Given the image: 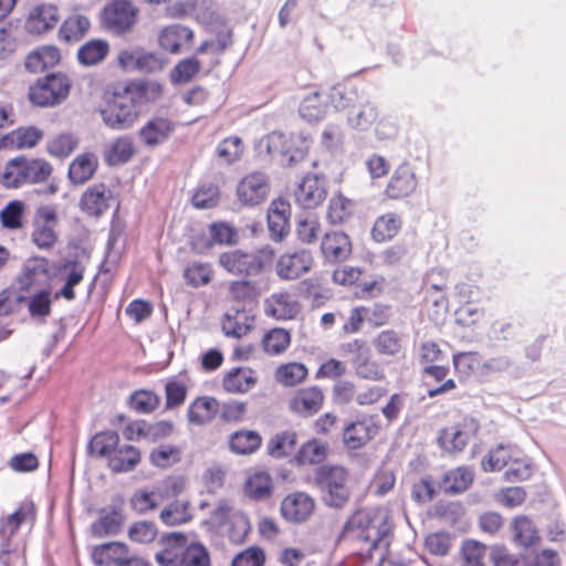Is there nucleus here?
<instances>
[{
	"label": "nucleus",
	"mask_w": 566,
	"mask_h": 566,
	"mask_svg": "<svg viewBox=\"0 0 566 566\" xmlns=\"http://www.w3.org/2000/svg\"><path fill=\"white\" fill-rule=\"evenodd\" d=\"M345 528L371 548H377L381 543L388 544L392 517L387 507L361 509L348 518Z\"/></svg>",
	"instance_id": "f257e3e1"
},
{
	"label": "nucleus",
	"mask_w": 566,
	"mask_h": 566,
	"mask_svg": "<svg viewBox=\"0 0 566 566\" xmlns=\"http://www.w3.org/2000/svg\"><path fill=\"white\" fill-rule=\"evenodd\" d=\"M314 482L323 502L329 507H344L350 499L349 472L342 465L319 467L315 471Z\"/></svg>",
	"instance_id": "f03ea898"
},
{
	"label": "nucleus",
	"mask_w": 566,
	"mask_h": 566,
	"mask_svg": "<svg viewBox=\"0 0 566 566\" xmlns=\"http://www.w3.org/2000/svg\"><path fill=\"white\" fill-rule=\"evenodd\" d=\"M274 252L270 247L255 251H243L241 249L230 250L219 255V264L229 274L240 276L258 275L265 266L273 261Z\"/></svg>",
	"instance_id": "7ed1b4c3"
},
{
	"label": "nucleus",
	"mask_w": 566,
	"mask_h": 566,
	"mask_svg": "<svg viewBox=\"0 0 566 566\" xmlns=\"http://www.w3.org/2000/svg\"><path fill=\"white\" fill-rule=\"evenodd\" d=\"M104 124L112 129H128L133 126L138 117V108L136 102L129 92L124 88L123 92L113 94L101 109Z\"/></svg>",
	"instance_id": "20e7f679"
},
{
	"label": "nucleus",
	"mask_w": 566,
	"mask_h": 566,
	"mask_svg": "<svg viewBox=\"0 0 566 566\" xmlns=\"http://www.w3.org/2000/svg\"><path fill=\"white\" fill-rule=\"evenodd\" d=\"M71 88V82L66 75L49 74L31 86L30 101L41 107H50L64 101Z\"/></svg>",
	"instance_id": "39448f33"
},
{
	"label": "nucleus",
	"mask_w": 566,
	"mask_h": 566,
	"mask_svg": "<svg viewBox=\"0 0 566 566\" xmlns=\"http://www.w3.org/2000/svg\"><path fill=\"white\" fill-rule=\"evenodd\" d=\"M118 64L126 72H139L143 74L156 73L163 70V59L154 52L140 46L122 50L118 54Z\"/></svg>",
	"instance_id": "423d86ee"
},
{
	"label": "nucleus",
	"mask_w": 566,
	"mask_h": 566,
	"mask_svg": "<svg viewBox=\"0 0 566 566\" xmlns=\"http://www.w3.org/2000/svg\"><path fill=\"white\" fill-rule=\"evenodd\" d=\"M270 184L265 174L253 171L244 176L237 187L239 201L244 206L262 203L269 196Z\"/></svg>",
	"instance_id": "0eeeda50"
},
{
	"label": "nucleus",
	"mask_w": 566,
	"mask_h": 566,
	"mask_svg": "<svg viewBox=\"0 0 566 566\" xmlns=\"http://www.w3.org/2000/svg\"><path fill=\"white\" fill-rule=\"evenodd\" d=\"M103 21L115 33L126 32L136 21V9L127 0H114L104 9Z\"/></svg>",
	"instance_id": "6e6552de"
},
{
	"label": "nucleus",
	"mask_w": 566,
	"mask_h": 566,
	"mask_svg": "<svg viewBox=\"0 0 566 566\" xmlns=\"http://www.w3.org/2000/svg\"><path fill=\"white\" fill-rule=\"evenodd\" d=\"M295 201L304 209L319 206L327 196L326 181L317 175H307L295 190Z\"/></svg>",
	"instance_id": "1a4fd4ad"
},
{
	"label": "nucleus",
	"mask_w": 566,
	"mask_h": 566,
	"mask_svg": "<svg viewBox=\"0 0 566 566\" xmlns=\"http://www.w3.org/2000/svg\"><path fill=\"white\" fill-rule=\"evenodd\" d=\"M313 264V256L307 250L284 253L276 262V274L282 280H295L308 272Z\"/></svg>",
	"instance_id": "9d476101"
},
{
	"label": "nucleus",
	"mask_w": 566,
	"mask_h": 566,
	"mask_svg": "<svg viewBox=\"0 0 566 566\" xmlns=\"http://www.w3.org/2000/svg\"><path fill=\"white\" fill-rule=\"evenodd\" d=\"M50 274L44 259H30L24 265L18 282L21 291L49 289Z\"/></svg>",
	"instance_id": "9b49d317"
},
{
	"label": "nucleus",
	"mask_w": 566,
	"mask_h": 566,
	"mask_svg": "<svg viewBox=\"0 0 566 566\" xmlns=\"http://www.w3.org/2000/svg\"><path fill=\"white\" fill-rule=\"evenodd\" d=\"M113 191L104 184H95L88 187L80 200L81 209L91 217H99L111 206Z\"/></svg>",
	"instance_id": "f8f14e48"
},
{
	"label": "nucleus",
	"mask_w": 566,
	"mask_h": 566,
	"mask_svg": "<svg viewBox=\"0 0 566 566\" xmlns=\"http://www.w3.org/2000/svg\"><path fill=\"white\" fill-rule=\"evenodd\" d=\"M315 507L312 496L303 492L289 494L281 504L283 517L291 522H304L307 520Z\"/></svg>",
	"instance_id": "ddd939ff"
},
{
	"label": "nucleus",
	"mask_w": 566,
	"mask_h": 566,
	"mask_svg": "<svg viewBox=\"0 0 566 566\" xmlns=\"http://www.w3.org/2000/svg\"><path fill=\"white\" fill-rule=\"evenodd\" d=\"M59 21V10L54 4L35 6L25 21V30L31 34H42L52 30Z\"/></svg>",
	"instance_id": "4468645a"
},
{
	"label": "nucleus",
	"mask_w": 566,
	"mask_h": 566,
	"mask_svg": "<svg viewBox=\"0 0 566 566\" xmlns=\"http://www.w3.org/2000/svg\"><path fill=\"white\" fill-rule=\"evenodd\" d=\"M377 432L378 427L373 418H364L345 427L343 440L348 449L356 450L371 440Z\"/></svg>",
	"instance_id": "2eb2a0df"
},
{
	"label": "nucleus",
	"mask_w": 566,
	"mask_h": 566,
	"mask_svg": "<svg viewBox=\"0 0 566 566\" xmlns=\"http://www.w3.org/2000/svg\"><path fill=\"white\" fill-rule=\"evenodd\" d=\"M290 203L283 199L273 200L268 210V227L271 238L282 240L290 229Z\"/></svg>",
	"instance_id": "dca6fc26"
},
{
	"label": "nucleus",
	"mask_w": 566,
	"mask_h": 566,
	"mask_svg": "<svg viewBox=\"0 0 566 566\" xmlns=\"http://www.w3.org/2000/svg\"><path fill=\"white\" fill-rule=\"evenodd\" d=\"M265 314L275 319H292L300 311L297 301L287 292H277L264 302Z\"/></svg>",
	"instance_id": "f3484780"
},
{
	"label": "nucleus",
	"mask_w": 566,
	"mask_h": 566,
	"mask_svg": "<svg viewBox=\"0 0 566 566\" xmlns=\"http://www.w3.org/2000/svg\"><path fill=\"white\" fill-rule=\"evenodd\" d=\"M417 187V179L413 169L407 165H400L392 174L386 188V193L391 199H399L409 196Z\"/></svg>",
	"instance_id": "a211bd4d"
},
{
	"label": "nucleus",
	"mask_w": 566,
	"mask_h": 566,
	"mask_svg": "<svg viewBox=\"0 0 566 566\" xmlns=\"http://www.w3.org/2000/svg\"><path fill=\"white\" fill-rule=\"evenodd\" d=\"M175 129L172 122L166 117L149 119L139 130L142 142L148 147L165 143Z\"/></svg>",
	"instance_id": "6ab92c4d"
},
{
	"label": "nucleus",
	"mask_w": 566,
	"mask_h": 566,
	"mask_svg": "<svg viewBox=\"0 0 566 566\" xmlns=\"http://www.w3.org/2000/svg\"><path fill=\"white\" fill-rule=\"evenodd\" d=\"M322 252L331 262L344 261L352 252V243L344 232L326 233L322 244Z\"/></svg>",
	"instance_id": "aec40b11"
},
{
	"label": "nucleus",
	"mask_w": 566,
	"mask_h": 566,
	"mask_svg": "<svg viewBox=\"0 0 566 566\" xmlns=\"http://www.w3.org/2000/svg\"><path fill=\"white\" fill-rule=\"evenodd\" d=\"M513 542L524 548L535 546L541 541V535L535 523L525 515H518L511 523Z\"/></svg>",
	"instance_id": "412c9836"
},
{
	"label": "nucleus",
	"mask_w": 566,
	"mask_h": 566,
	"mask_svg": "<svg viewBox=\"0 0 566 566\" xmlns=\"http://www.w3.org/2000/svg\"><path fill=\"white\" fill-rule=\"evenodd\" d=\"M130 557L128 547L120 542H111L96 546L92 553L94 564L98 566L116 564L117 566L127 562Z\"/></svg>",
	"instance_id": "4be33fe9"
},
{
	"label": "nucleus",
	"mask_w": 566,
	"mask_h": 566,
	"mask_svg": "<svg viewBox=\"0 0 566 566\" xmlns=\"http://www.w3.org/2000/svg\"><path fill=\"white\" fill-rule=\"evenodd\" d=\"M43 137V132L36 127H20L0 139V147L23 149L34 147Z\"/></svg>",
	"instance_id": "5701e85b"
},
{
	"label": "nucleus",
	"mask_w": 566,
	"mask_h": 566,
	"mask_svg": "<svg viewBox=\"0 0 566 566\" xmlns=\"http://www.w3.org/2000/svg\"><path fill=\"white\" fill-rule=\"evenodd\" d=\"M193 32L191 29L171 24L164 28L159 34L158 42L161 49L170 53H178L180 48L192 40Z\"/></svg>",
	"instance_id": "b1692460"
},
{
	"label": "nucleus",
	"mask_w": 566,
	"mask_h": 566,
	"mask_svg": "<svg viewBox=\"0 0 566 566\" xmlns=\"http://www.w3.org/2000/svg\"><path fill=\"white\" fill-rule=\"evenodd\" d=\"M124 515L120 507L113 506L109 511L102 510L98 520L92 526V534L96 537L116 535L120 532Z\"/></svg>",
	"instance_id": "393cba45"
},
{
	"label": "nucleus",
	"mask_w": 566,
	"mask_h": 566,
	"mask_svg": "<svg viewBox=\"0 0 566 566\" xmlns=\"http://www.w3.org/2000/svg\"><path fill=\"white\" fill-rule=\"evenodd\" d=\"M273 490L272 479L264 471H255L247 476L244 493L248 497L262 501L271 496Z\"/></svg>",
	"instance_id": "a878e982"
},
{
	"label": "nucleus",
	"mask_w": 566,
	"mask_h": 566,
	"mask_svg": "<svg viewBox=\"0 0 566 566\" xmlns=\"http://www.w3.org/2000/svg\"><path fill=\"white\" fill-rule=\"evenodd\" d=\"M219 410V403L211 397H199L188 408L187 417L190 423L201 426L210 422Z\"/></svg>",
	"instance_id": "bb28decb"
},
{
	"label": "nucleus",
	"mask_w": 566,
	"mask_h": 566,
	"mask_svg": "<svg viewBox=\"0 0 566 566\" xmlns=\"http://www.w3.org/2000/svg\"><path fill=\"white\" fill-rule=\"evenodd\" d=\"M139 461V450L130 444H125L118 446L109 455L108 465L113 472H128L134 470Z\"/></svg>",
	"instance_id": "cd10ccee"
},
{
	"label": "nucleus",
	"mask_w": 566,
	"mask_h": 566,
	"mask_svg": "<svg viewBox=\"0 0 566 566\" xmlns=\"http://www.w3.org/2000/svg\"><path fill=\"white\" fill-rule=\"evenodd\" d=\"M98 165L97 157L92 153L78 155L70 165L69 178L73 184L82 185L90 180Z\"/></svg>",
	"instance_id": "c85d7f7f"
},
{
	"label": "nucleus",
	"mask_w": 566,
	"mask_h": 566,
	"mask_svg": "<svg viewBox=\"0 0 566 566\" xmlns=\"http://www.w3.org/2000/svg\"><path fill=\"white\" fill-rule=\"evenodd\" d=\"M256 382L254 371L250 368L237 367L231 369L223 378V388L233 394H244Z\"/></svg>",
	"instance_id": "c756f323"
},
{
	"label": "nucleus",
	"mask_w": 566,
	"mask_h": 566,
	"mask_svg": "<svg viewBox=\"0 0 566 566\" xmlns=\"http://www.w3.org/2000/svg\"><path fill=\"white\" fill-rule=\"evenodd\" d=\"M60 62V51L53 45L42 46L31 52L25 60V67L33 73L55 66Z\"/></svg>",
	"instance_id": "7c9ffc66"
},
{
	"label": "nucleus",
	"mask_w": 566,
	"mask_h": 566,
	"mask_svg": "<svg viewBox=\"0 0 566 566\" xmlns=\"http://www.w3.org/2000/svg\"><path fill=\"white\" fill-rule=\"evenodd\" d=\"M254 317L245 311L228 312L222 321V331L227 336L240 338L252 328Z\"/></svg>",
	"instance_id": "2f4dec72"
},
{
	"label": "nucleus",
	"mask_w": 566,
	"mask_h": 566,
	"mask_svg": "<svg viewBox=\"0 0 566 566\" xmlns=\"http://www.w3.org/2000/svg\"><path fill=\"white\" fill-rule=\"evenodd\" d=\"M0 181L6 188H19L27 184V164L25 157L18 156L9 160L2 174Z\"/></svg>",
	"instance_id": "473e14b6"
},
{
	"label": "nucleus",
	"mask_w": 566,
	"mask_h": 566,
	"mask_svg": "<svg viewBox=\"0 0 566 566\" xmlns=\"http://www.w3.org/2000/svg\"><path fill=\"white\" fill-rule=\"evenodd\" d=\"M160 521L167 526H176L192 520L188 500L178 499L160 512Z\"/></svg>",
	"instance_id": "72a5a7b5"
},
{
	"label": "nucleus",
	"mask_w": 566,
	"mask_h": 566,
	"mask_svg": "<svg viewBox=\"0 0 566 566\" xmlns=\"http://www.w3.org/2000/svg\"><path fill=\"white\" fill-rule=\"evenodd\" d=\"M378 117L377 106L369 101L361 102L357 108H353L347 117L350 127L357 130H367Z\"/></svg>",
	"instance_id": "f704fd0d"
},
{
	"label": "nucleus",
	"mask_w": 566,
	"mask_h": 566,
	"mask_svg": "<svg viewBox=\"0 0 566 566\" xmlns=\"http://www.w3.org/2000/svg\"><path fill=\"white\" fill-rule=\"evenodd\" d=\"M323 403V394L316 387L301 390L292 400V408L305 416L317 412Z\"/></svg>",
	"instance_id": "c9c22d12"
},
{
	"label": "nucleus",
	"mask_w": 566,
	"mask_h": 566,
	"mask_svg": "<svg viewBox=\"0 0 566 566\" xmlns=\"http://www.w3.org/2000/svg\"><path fill=\"white\" fill-rule=\"evenodd\" d=\"M28 297H19L20 301H25L30 315L33 318H44L51 313V290L39 289L30 291Z\"/></svg>",
	"instance_id": "e433bc0d"
},
{
	"label": "nucleus",
	"mask_w": 566,
	"mask_h": 566,
	"mask_svg": "<svg viewBox=\"0 0 566 566\" xmlns=\"http://www.w3.org/2000/svg\"><path fill=\"white\" fill-rule=\"evenodd\" d=\"M90 20L82 15L75 14L67 18L60 28V40L70 43L80 41L90 29Z\"/></svg>",
	"instance_id": "4c0bfd02"
},
{
	"label": "nucleus",
	"mask_w": 566,
	"mask_h": 566,
	"mask_svg": "<svg viewBox=\"0 0 566 566\" xmlns=\"http://www.w3.org/2000/svg\"><path fill=\"white\" fill-rule=\"evenodd\" d=\"M327 105L318 91L306 95L301 102L298 113L307 122H317L326 114Z\"/></svg>",
	"instance_id": "58836bf2"
},
{
	"label": "nucleus",
	"mask_w": 566,
	"mask_h": 566,
	"mask_svg": "<svg viewBox=\"0 0 566 566\" xmlns=\"http://www.w3.org/2000/svg\"><path fill=\"white\" fill-rule=\"evenodd\" d=\"M373 345L379 355L396 356L402 348V337L395 329H385L375 337Z\"/></svg>",
	"instance_id": "ea45409f"
},
{
	"label": "nucleus",
	"mask_w": 566,
	"mask_h": 566,
	"mask_svg": "<svg viewBox=\"0 0 566 566\" xmlns=\"http://www.w3.org/2000/svg\"><path fill=\"white\" fill-rule=\"evenodd\" d=\"M401 228V219L396 213H386L380 216L373 228V238L378 241L392 239Z\"/></svg>",
	"instance_id": "a19ab883"
},
{
	"label": "nucleus",
	"mask_w": 566,
	"mask_h": 566,
	"mask_svg": "<svg viewBox=\"0 0 566 566\" xmlns=\"http://www.w3.org/2000/svg\"><path fill=\"white\" fill-rule=\"evenodd\" d=\"M108 53V43L103 40H91L82 45L77 59L83 65H95L102 62Z\"/></svg>",
	"instance_id": "79ce46f5"
},
{
	"label": "nucleus",
	"mask_w": 566,
	"mask_h": 566,
	"mask_svg": "<svg viewBox=\"0 0 566 566\" xmlns=\"http://www.w3.org/2000/svg\"><path fill=\"white\" fill-rule=\"evenodd\" d=\"M291 344V335L284 328H272L262 339V347L269 355H280L284 353Z\"/></svg>",
	"instance_id": "37998d69"
},
{
	"label": "nucleus",
	"mask_w": 566,
	"mask_h": 566,
	"mask_svg": "<svg viewBox=\"0 0 566 566\" xmlns=\"http://www.w3.org/2000/svg\"><path fill=\"white\" fill-rule=\"evenodd\" d=\"M134 101L137 102H154L156 101L163 92V86L160 83L156 81H143L137 83H132L125 87Z\"/></svg>",
	"instance_id": "c03bdc74"
},
{
	"label": "nucleus",
	"mask_w": 566,
	"mask_h": 566,
	"mask_svg": "<svg viewBox=\"0 0 566 566\" xmlns=\"http://www.w3.org/2000/svg\"><path fill=\"white\" fill-rule=\"evenodd\" d=\"M35 511L33 503H22L1 525V531L14 535L22 523L32 522Z\"/></svg>",
	"instance_id": "a18cd8bd"
},
{
	"label": "nucleus",
	"mask_w": 566,
	"mask_h": 566,
	"mask_svg": "<svg viewBox=\"0 0 566 566\" xmlns=\"http://www.w3.org/2000/svg\"><path fill=\"white\" fill-rule=\"evenodd\" d=\"M261 446V437L255 431H238L231 436L230 448L238 454H249Z\"/></svg>",
	"instance_id": "49530a36"
},
{
	"label": "nucleus",
	"mask_w": 566,
	"mask_h": 566,
	"mask_svg": "<svg viewBox=\"0 0 566 566\" xmlns=\"http://www.w3.org/2000/svg\"><path fill=\"white\" fill-rule=\"evenodd\" d=\"M184 276L189 285L199 287L211 281L212 269L209 263L192 262L186 266Z\"/></svg>",
	"instance_id": "de8ad7c7"
},
{
	"label": "nucleus",
	"mask_w": 566,
	"mask_h": 566,
	"mask_svg": "<svg viewBox=\"0 0 566 566\" xmlns=\"http://www.w3.org/2000/svg\"><path fill=\"white\" fill-rule=\"evenodd\" d=\"M307 376V369L303 364L289 363L277 368L275 378L284 386H295Z\"/></svg>",
	"instance_id": "09e8293b"
},
{
	"label": "nucleus",
	"mask_w": 566,
	"mask_h": 566,
	"mask_svg": "<svg viewBox=\"0 0 566 566\" xmlns=\"http://www.w3.org/2000/svg\"><path fill=\"white\" fill-rule=\"evenodd\" d=\"M135 153L134 143L129 137H119L111 146L107 153L109 165L127 163Z\"/></svg>",
	"instance_id": "8fccbe9b"
},
{
	"label": "nucleus",
	"mask_w": 566,
	"mask_h": 566,
	"mask_svg": "<svg viewBox=\"0 0 566 566\" xmlns=\"http://www.w3.org/2000/svg\"><path fill=\"white\" fill-rule=\"evenodd\" d=\"M119 437L115 431L97 433L90 442V450L101 457L111 455L117 449Z\"/></svg>",
	"instance_id": "3c124183"
},
{
	"label": "nucleus",
	"mask_w": 566,
	"mask_h": 566,
	"mask_svg": "<svg viewBox=\"0 0 566 566\" xmlns=\"http://www.w3.org/2000/svg\"><path fill=\"white\" fill-rule=\"evenodd\" d=\"M296 443V433L284 431L275 434L268 443L269 453L274 458H282L290 454Z\"/></svg>",
	"instance_id": "603ef678"
},
{
	"label": "nucleus",
	"mask_w": 566,
	"mask_h": 566,
	"mask_svg": "<svg viewBox=\"0 0 566 566\" xmlns=\"http://www.w3.org/2000/svg\"><path fill=\"white\" fill-rule=\"evenodd\" d=\"M513 452L511 446L499 444L495 449L491 450L485 459L482 461V469L485 472L499 471L505 467L512 459Z\"/></svg>",
	"instance_id": "864d4df0"
},
{
	"label": "nucleus",
	"mask_w": 566,
	"mask_h": 566,
	"mask_svg": "<svg viewBox=\"0 0 566 566\" xmlns=\"http://www.w3.org/2000/svg\"><path fill=\"white\" fill-rule=\"evenodd\" d=\"M27 164V184H40L46 181L52 175L53 167L44 159H28Z\"/></svg>",
	"instance_id": "5fc2aeb1"
},
{
	"label": "nucleus",
	"mask_w": 566,
	"mask_h": 566,
	"mask_svg": "<svg viewBox=\"0 0 566 566\" xmlns=\"http://www.w3.org/2000/svg\"><path fill=\"white\" fill-rule=\"evenodd\" d=\"M486 546L473 539L462 543V566H485Z\"/></svg>",
	"instance_id": "6e6d98bb"
},
{
	"label": "nucleus",
	"mask_w": 566,
	"mask_h": 566,
	"mask_svg": "<svg viewBox=\"0 0 566 566\" xmlns=\"http://www.w3.org/2000/svg\"><path fill=\"white\" fill-rule=\"evenodd\" d=\"M251 531V523L247 514L237 512L231 515L229 527V539L234 544L245 542Z\"/></svg>",
	"instance_id": "4d7b16f0"
},
{
	"label": "nucleus",
	"mask_w": 566,
	"mask_h": 566,
	"mask_svg": "<svg viewBox=\"0 0 566 566\" xmlns=\"http://www.w3.org/2000/svg\"><path fill=\"white\" fill-rule=\"evenodd\" d=\"M180 450L170 444L159 446L149 455L150 462L158 468H168L180 461Z\"/></svg>",
	"instance_id": "13d9d810"
},
{
	"label": "nucleus",
	"mask_w": 566,
	"mask_h": 566,
	"mask_svg": "<svg viewBox=\"0 0 566 566\" xmlns=\"http://www.w3.org/2000/svg\"><path fill=\"white\" fill-rule=\"evenodd\" d=\"M200 66L196 57L185 59L171 70L170 80L177 84L187 83L200 71Z\"/></svg>",
	"instance_id": "bf43d9fd"
},
{
	"label": "nucleus",
	"mask_w": 566,
	"mask_h": 566,
	"mask_svg": "<svg viewBox=\"0 0 566 566\" xmlns=\"http://www.w3.org/2000/svg\"><path fill=\"white\" fill-rule=\"evenodd\" d=\"M84 277V268L74 263L67 268V274L65 276L64 286L55 294V298L63 297L67 301H72L75 297L74 286L80 284Z\"/></svg>",
	"instance_id": "052dcab7"
},
{
	"label": "nucleus",
	"mask_w": 566,
	"mask_h": 566,
	"mask_svg": "<svg viewBox=\"0 0 566 566\" xmlns=\"http://www.w3.org/2000/svg\"><path fill=\"white\" fill-rule=\"evenodd\" d=\"M180 563L181 566H209V553L203 545L191 544L182 551Z\"/></svg>",
	"instance_id": "680f3d73"
},
{
	"label": "nucleus",
	"mask_w": 566,
	"mask_h": 566,
	"mask_svg": "<svg viewBox=\"0 0 566 566\" xmlns=\"http://www.w3.org/2000/svg\"><path fill=\"white\" fill-rule=\"evenodd\" d=\"M219 189L213 184L200 186L192 196V205L199 209H210L219 201Z\"/></svg>",
	"instance_id": "e2e57ef3"
},
{
	"label": "nucleus",
	"mask_w": 566,
	"mask_h": 566,
	"mask_svg": "<svg viewBox=\"0 0 566 566\" xmlns=\"http://www.w3.org/2000/svg\"><path fill=\"white\" fill-rule=\"evenodd\" d=\"M489 335L495 340H511L520 335V325L513 321H495L490 328Z\"/></svg>",
	"instance_id": "0e129e2a"
},
{
	"label": "nucleus",
	"mask_w": 566,
	"mask_h": 566,
	"mask_svg": "<svg viewBox=\"0 0 566 566\" xmlns=\"http://www.w3.org/2000/svg\"><path fill=\"white\" fill-rule=\"evenodd\" d=\"M242 154L241 139L237 136L224 138L217 147V155L226 164H232Z\"/></svg>",
	"instance_id": "69168bd1"
},
{
	"label": "nucleus",
	"mask_w": 566,
	"mask_h": 566,
	"mask_svg": "<svg viewBox=\"0 0 566 566\" xmlns=\"http://www.w3.org/2000/svg\"><path fill=\"white\" fill-rule=\"evenodd\" d=\"M24 205L21 201H10L0 212V219L4 228L18 229L22 226Z\"/></svg>",
	"instance_id": "338daca9"
},
{
	"label": "nucleus",
	"mask_w": 566,
	"mask_h": 566,
	"mask_svg": "<svg viewBox=\"0 0 566 566\" xmlns=\"http://www.w3.org/2000/svg\"><path fill=\"white\" fill-rule=\"evenodd\" d=\"M265 552L259 546H250L232 559L231 566H264Z\"/></svg>",
	"instance_id": "774afa93"
}]
</instances>
